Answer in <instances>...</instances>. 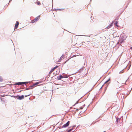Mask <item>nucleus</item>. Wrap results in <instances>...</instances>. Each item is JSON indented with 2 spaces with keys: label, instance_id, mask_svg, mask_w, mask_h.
<instances>
[{
  "label": "nucleus",
  "instance_id": "obj_20",
  "mask_svg": "<svg viewBox=\"0 0 132 132\" xmlns=\"http://www.w3.org/2000/svg\"><path fill=\"white\" fill-rule=\"evenodd\" d=\"M76 56V55H74L73 56V57H75V56Z\"/></svg>",
  "mask_w": 132,
  "mask_h": 132
},
{
  "label": "nucleus",
  "instance_id": "obj_21",
  "mask_svg": "<svg viewBox=\"0 0 132 132\" xmlns=\"http://www.w3.org/2000/svg\"><path fill=\"white\" fill-rule=\"evenodd\" d=\"M50 71L52 73V72H53V71H51V70Z\"/></svg>",
  "mask_w": 132,
  "mask_h": 132
},
{
  "label": "nucleus",
  "instance_id": "obj_12",
  "mask_svg": "<svg viewBox=\"0 0 132 132\" xmlns=\"http://www.w3.org/2000/svg\"><path fill=\"white\" fill-rule=\"evenodd\" d=\"M110 78H109L107 81H106L104 83L105 84L108 82L109 81H110Z\"/></svg>",
  "mask_w": 132,
  "mask_h": 132
},
{
  "label": "nucleus",
  "instance_id": "obj_23",
  "mask_svg": "<svg viewBox=\"0 0 132 132\" xmlns=\"http://www.w3.org/2000/svg\"><path fill=\"white\" fill-rule=\"evenodd\" d=\"M29 89V88H28L27 89V90H28V89Z\"/></svg>",
  "mask_w": 132,
  "mask_h": 132
},
{
  "label": "nucleus",
  "instance_id": "obj_13",
  "mask_svg": "<svg viewBox=\"0 0 132 132\" xmlns=\"http://www.w3.org/2000/svg\"><path fill=\"white\" fill-rule=\"evenodd\" d=\"M39 83V82H37L35 83L34 84V85H35V87H36Z\"/></svg>",
  "mask_w": 132,
  "mask_h": 132
},
{
  "label": "nucleus",
  "instance_id": "obj_9",
  "mask_svg": "<svg viewBox=\"0 0 132 132\" xmlns=\"http://www.w3.org/2000/svg\"><path fill=\"white\" fill-rule=\"evenodd\" d=\"M35 87V86L34 85V84L33 85L29 86V89H32V88L34 87Z\"/></svg>",
  "mask_w": 132,
  "mask_h": 132
},
{
  "label": "nucleus",
  "instance_id": "obj_19",
  "mask_svg": "<svg viewBox=\"0 0 132 132\" xmlns=\"http://www.w3.org/2000/svg\"><path fill=\"white\" fill-rule=\"evenodd\" d=\"M52 73L50 71L49 72V74L50 75Z\"/></svg>",
  "mask_w": 132,
  "mask_h": 132
},
{
  "label": "nucleus",
  "instance_id": "obj_1",
  "mask_svg": "<svg viewBox=\"0 0 132 132\" xmlns=\"http://www.w3.org/2000/svg\"><path fill=\"white\" fill-rule=\"evenodd\" d=\"M40 18L39 16H38L36 17L34 20L31 21L32 23H34L36 22Z\"/></svg>",
  "mask_w": 132,
  "mask_h": 132
},
{
  "label": "nucleus",
  "instance_id": "obj_3",
  "mask_svg": "<svg viewBox=\"0 0 132 132\" xmlns=\"http://www.w3.org/2000/svg\"><path fill=\"white\" fill-rule=\"evenodd\" d=\"M70 124V121H68L66 124H64L63 125L62 127V128L63 127H68Z\"/></svg>",
  "mask_w": 132,
  "mask_h": 132
},
{
  "label": "nucleus",
  "instance_id": "obj_15",
  "mask_svg": "<svg viewBox=\"0 0 132 132\" xmlns=\"http://www.w3.org/2000/svg\"><path fill=\"white\" fill-rule=\"evenodd\" d=\"M123 41V40H122L121 39H120L119 40V42L120 43H122Z\"/></svg>",
  "mask_w": 132,
  "mask_h": 132
},
{
  "label": "nucleus",
  "instance_id": "obj_8",
  "mask_svg": "<svg viewBox=\"0 0 132 132\" xmlns=\"http://www.w3.org/2000/svg\"><path fill=\"white\" fill-rule=\"evenodd\" d=\"M113 25V23H111L110 25H109L106 28L107 29L110 28Z\"/></svg>",
  "mask_w": 132,
  "mask_h": 132
},
{
  "label": "nucleus",
  "instance_id": "obj_16",
  "mask_svg": "<svg viewBox=\"0 0 132 132\" xmlns=\"http://www.w3.org/2000/svg\"><path fill=\"white\" fill-rule=\"evenodd\" d=\"M3 80V79L0 76V81H2Z\"/></svg>",
  "mask_w": 132,
  "mask_h": 132
},
{
  "label": "nucleus",
  "instance_id": "obj_6",
  "mask_svg": "<svg viewBox=\"0 0 132 132\" xmlns=\"http://www.w3.org/2000/svg\"><path fill=\"white\" fill-rule=\"evenodd\" d=\"M63 78L62 75H61L57 77V79L58 80H60L61 79Z\"/></svg>",
  "mask_w": 132,
  "mask_h": 132
},
{
  "label": "nucleus",
  "instance_id": "obj_4",
  "mask_svg": "<svg viewBox=\"0 0 132 132\" xmlns=\"http://www.w3.org/2000/svg\"><path fill=\"white\" fill-rule=\"evenodd\" d=\"M26 82H16V83L15 84L16 85H21L23 84H24L26 83Z\"/></svg>",
  "mask_w": 132,
  "mask_h": 132
},
{
  "label": "nucleus",
  "instance_id": "obj_11",
  "mask_svg": "<svg viewBox=\"0 0 132 132\" xmlns=\"http://www.w3.org/2000/svg\"><path fill=\"white\" fill-rule=\"evenodd\" d=\"M118 24V21H116L115 22V26L117 27H119V26L117 24Z\"/></svg>",
  "mask_w": 132,
  "mask_h": 132
},
{
  "label": "nucleus",
  "instance_id": "obj_10",
  "mask_svg": "<svg viewBox=\"0 0 132 132\" xmlns=\"http://www.w3.org/2000/svg\"><path fill=\"white\" fill-rule=\"evenodd\" d=\"M58 67V66H56L54 68H53L51 70L52 71H53L54 70L56 69V68H57Z\"/></svg>",
  "mask_w": 132,
  "mask_h": 132
},
{
  "label": "nucleus",
  "instance_id": "obj_17",
  "mask_svg": "<svg viewBox=\"0 0 132 132\" xmlns=\"http://www.w3.org/2000/svg\"><path fill=\"white\" fill-rule=\"evenodd\" d=\"M72 130V129H70L68 131V132H70V131H71Z\"/></svg>",
  "mask_w": 132,
  "mask_h": 132
},
{
  "label": "nucleus",
  "instance_id": "obj_22",
  "mask_svg": "<svg viewBox=\"0 0 132 132\" xmlns=\"http://www.w3.org/2000/svg\"><path fill=\"white\" fill-rule=\"evenodd\" d=\"M130 49L132 50V46L130 48Z\"/></svg>",
  "mask_w": 132,
  "mask_h": 132
},
{
  "label": "nucleus",
  "instance_id": "obj_5",
  "mask_svg": "<svg viewBox=\"0 0 132 132\" xmlns=\"http://www.w3.org/2000/svg\"><path fill=\"white\" fill-rule=\"evenodd\" d=\"M19 23L18 21H16V22L15 24V27L16 29L18 28V25H19Z\"/></svg>",
  "mask_w": 132,
  "mask_h": 132
},
{
  "label": "nucleus",
  "instance_id": "obj_2",
  "mask_svg": "<svg viewBox=\"0 0 132 132\" xmlns=\"http://www.w3.org/2000/svg\"><path fill=\"white\" fill-rule=\"evenodd\" d=\"M17 98L18 99H19L20 100H21L24 99V96L23 95H21V96H20L19 95H18L17 96Z\"/></svg>",
  "mask_w": 132,
  "mask_h": 132
},
{
  "label": "nucleus",
  "instance_id": "obj_7",
  "mask_svg": "<svg viewBox=\"0 0 132 132\" xmlns=\"http://www.w3.org/2000/svg\"><path fill=\"white\" fill-rule=\"evenodd\" d=\"M32 94V92H29V93H28L27 95H25V97H27L28 96H30V95H31Z\"/></svg>",
  "mask_w": 132,
  "mask_h": 132
},
{
  "label": "nucleus",
  "instance_id": "obj_14",
  "mask_svg": "<svg viewBox=\"0 0 132 132\" xmlns=\"http://www.w3.org/2000/svg\"><path fill=\"white\" fill-rule=\"evenodd\" d=\"M36 3L38 5H39L41 4V3L37 1L36 2Z\"/></svg>",
  "mask_w": 132,
  "mask_h": 132
},
{
  "label": "nucleus",
  "instance_id": "obj_18",
  "mask_svg": "<svg viewBox=\"0 0 132 132\" xmlns=\"http://www.w3.org/2000/svg\"><path fill=\"white\" fill-rule=\"evenodd\" d=\"M120 120V119H118L117 120V122H118V120H119V121Z\"/></svg>",
  "mask_w": 132,
  "mask_h": 132
}]
</instances>
